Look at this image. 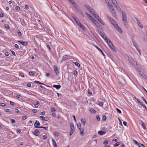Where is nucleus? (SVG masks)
Wrapping results in <instances>:
<instances>
[{
  "label": "nucleus",
  "mask_w": 147,
  "mask_h": 147,
  "mask_svg": "<svg viewBox=\"0 0 147 147\" xmlns=\"http://www.w3.org/2000/svg\"><path fill=\"white\" fill-rule=\"evenodd\" d=\"M105 41L107 42L108 46L114 52H116L117 51L116 49L114 48V46L113 45L112 43L107 38H105Z\"/></svg>",
  "instance_id": "f257e3e1"
},
{
  "label": "nucleus",
  "mask_w": 147,
  "mask_h": 147,
  "mask_svg": "<svg viewBox=\"0 0 147 147\" xmlns=\"http://www.w3.org/2000/svg\"><path fill=\"white\" fill-rule=\"evenodd\" d=\"M122 19L125 25H127V20L126 16L124 11L122 12Z\"/></svg>",
  "instance_id": "f03ea898"
},
{
  "label": "nucleus",
  "mask_w": 147,
  "mask_h": 147,
  "mask_svg": "<svg viewBox=\"0 0 147 147\" xmlns=\"http://www.w3.org/2000/svg\"><path fill=\"white\" fill-rule=\"evenodd\" d=\"M53 67L56 75L59 76V71L56 65H54Z\"/></svg>",
  "instance_id": "7ed1b4c3"
},
{
  "label": "nucleus",
  "mask_w": 147,
  "mask_h": 147,
  "mask_svg": "<svg viewBox=\"0 0 147 147\" xmlns=\"http://www.w3.org/2000/svg\"><path fill=\"white\" fill-rule=\"evenodd\" d=\"M98 31L100 34V35L102 36V37L105 40V39L106 40L105 38H107L105 35L104 34V33L100 31V30H98Z\"/></svg>",
  "instance_id": "20e7f679"
},
{
  "label": "nucleus",
  "mask_w": 147,
  "mask_h": 147,
  "mask_svg": "<svg viewBox=\"0 0 147 147\" xmlns=\"http://www.w3.org/2000/svg\"><path fill=\"white\" fill-rule=\"evenodd\" d=\"M110 11L111 12V13H112V14L113 15V17H115L116 16V12L115 11L113 7H112V8L110 9Z\"/></svg>",
  "instance_id": "39448f33"
},
{
  "label": "nucleus",
  "mask_w": 147,
  "mask_h": 147,
  "mask_svg": "<svg viewBox=\"0 0 147 147\" xmlns=\"http://www.w3.org/2000/svg\"><path fill=\"white\" fill-rule=\"evenodd\" d=\"M95 17V18L97 19V20L98 21H99V22L101 24H102V25H105V24H104V23H103V22H102V21L101 20V19H100V18L99 17L98 15H96Z\"/></svg>",
  "instance_id": "423d86ee"
},
{
  "label": "nucleus",
  "mask_w": 147,
  "mask_h": 147,
  "mask_svg": "<svg viewBox=\"0 0 147 147\" xmlns=\"http://www.w3.org/2000/svg\"><path fill=\"white\" fill-rule=\"evenodd\" d=\"M18 42L21 43V44L24 46H26L28 44V42L27 41H19Z\"/></svg>",
  "instance_id": "0eeeda50"
},
{
  "label": "nucleus",
  "mask_w": 147,
  "mask_h": 147,
  "mask_svg": "<svg viewBox=\"0 0 147 147\" xmlns=\"http://www.w3.org/2000/svg\"><path fill=\"white\" fill-rule=\"evenodd\" d=\"M115 27L120 33H121L122 32V30L121 29L118 25V26H116Z\"/></svg>",
  "instance_id": "6e6552de"
},
{
  "label": "nucleus",
  "mask_w": 147,
  "mask_h": 147,
  "mask_svg": "<svg viewBox=\"0 0 147 147\" xmlns=\"http://www.w3.org/2000/svg\"><path fill=\"white\" fill-rule=\"evenodd\" d=\"M89 11L90 13L92 14L93 16H94V17L97 15L95 14V11L92 8Z\"/></svg>",
  "instance_id": "1a4fd4ad"
},
{
  "label": "nucleus",
  "mask_w": 147,
  "mask_h": 147,
  "mask_svg": "<svg viewBox=\"0 0 147 147\" xmlns=\"http://www.w3.org/2000/svg\"><path fill=\"white\" fill-rule=\"evenodd\" d=\"M40 125V124L38 121L37 120H36L35 123L34 124V126H35V127L38 128V127H39L38 126Z\"/></svg>",
  "instance_id": "9d476101"
},
{
  "label": "nucleus",
  "mask_w": 147,
  "mask_h": 147,
  "mask_svg": "<svg viewBox=\"0 0 147 147\" xmlns=\"http://www.w3.org/2000/svg\"><path fill=\"white\" fill-rule=\"evenodd\" d=\"M135 19L137 21V24L138 26L140 27V28L142 29L143 28V26H142L141 24L140 23V22L138 20L137 18H136Z\"/></svg>",
  "instance_id": "9b49d317"
},
{
  "label": "nucleus",
  "mask_w": 147,
  "mask_h": 147,
  "mask_svg": "<svg viewBox=\"0 0 147 147\" xmlns=\"http://www.w3.org/2000/svg\"><path fill=\"white\" fill-rule=\"evenodd\" d=\"M93 46L95 47L96 49L98 50L102 54V55L104 56H105V54H104V53L102 51V50L100 49L96 45H94Z\"/></svg>",
  "instance_id": "f8f14e48"
},
{
  "label": "nucleus",
  "mask_w": 147,
  "mask_h": 147,
  "mask_svg": "<svg viewBox=\"0 0 147 147\" xmlns=\"http://www.w3.org/2000/svg\"><path fill=\"white\" fill-rule=\"evenodd\" d=\"M111 24L113 25V26L115 27L116 26H118V24L116 21L114 20H112L111 21Z\"/></svg>",
  "instance_id": "ddd939ff"
},
{
  "label": "nucleus",
  "mask_w": 147,
  "mask_h": 147,
  "mask_svg": "<svg viewBox=\"0 0 147 147\" xmlns=\"http://www.w3.org/2000/svg\"><path fill=\"white\" fill-rule=\"evenodd\" d=\"M76 23L82 30H84V27L82 26L79 20Z\"/></svg>",
  "instance_id": "4468645a"
},
{
  "label": "nucleus",
  "mask_w": 147,
  "mask_h": 147,
  "mask_svg": "<svg viewBox=\"0 0 147 147\" xmlns=\"http://www.w3.org/2000/svg\"><path fill=\"white\" fill-rule=\"evenodd\" d=\"M80 132V134L82 136H84V130L83 129L80 128L79 129Z\"/></svg>",
  "instance_id": "2eb2a0df"
},
{
  "label": "nucleus",
  "mask_w": 147,
  "mask_h": 147,
  "mask_svg": "<svg viewBox=\"0 0 147 147\" xmlns=\"http://www.w3.org/2000/svg\"><path fill=\"white\" fill-rule=\"evenodd\" d=\"M136 100H137L138 103H139L140 105H141L143 107H144L146 108V107H145L146 106L144 104L143 102H140V100L139 99H138V98H137Z\"/></svg>",
  "instance_id": "dca6fc26"
},
{
  "label": "nucleus",
  "mask_w": 147,
  "mask_h": 147,
  "mask_svg": "<svg viewBox=\"0 0 147 147\" xmlns=\"http://www.w3.org/2000/svg\"><path fill=\"white\" fill-rule=\"evenodd\" d=\"M52 141L53 147H57L56 143V142L53 139H52Z\"/></svg>",
  "instance_id": "f3484780"
},
{
  "label": "nucleus",
  "mask_w": 147,
  "mask_h": 147,
  "mask_svg": "<svg viewBox=\"0 0 147 147\" xmlns=\"http://www.w3.org/2000/svg\"><path fill=\"white\" fill-rule=\"evenodd\" d=\"M40 117L42 118V120L45 121H48L49 120V118L47 117H44L43 116H40Z\"/></svg>",
  "instance_id": "a211bd4d"
},
{
  "label": "nucleus",
  "mask_w": 147,
  "mask_h": 147,
  "mask_svg": "<svg viewBox=\"0 0 147 147\" xmlns=\"http://www.w3.org/2000/svg\"><path fill=\"white\" fill-rule=\"evenodd\" d=\"M128 61L131 63H133L134 61L133 59L131 57H129L128 58Z\"/></svg>",
  "instance_id": "6ab92c4d"
},
{
  "label": "nucleus",
  "mask_w": 147,
  "mask_h": 147,
  "mask_svg": "<svg viewBox=\"0 0 147 147\" xmlns=\"http://www.w3.org/2000/svg\"><path fill=\"white\" fill-rule=\"evenodd\" d=\"M34 131L35 132L33 133L34 134L37 136H38L39 134L40 133V131L39 130L37 129H36Z\"/></svg>",
  "instance_id": "aec40b11"
},
{
  "label": "nucleus",
  "mask_w": 147,
  "mask_h": 147,
  "mask_svg": "<svg viewBox=\"0 0 147 147\" xmlns=\"http://www.w3.org/2000/svg\"><path fill=\"white\" fill-rule=\"evenodd\" d=\"M114 6L119 11V12L121 11V9L120 8L119 6L118 3L117 4L116 3V4H115Z\"/></svg>",
  "instance_id": "412c9836"
},
{
  "label": "nucleus",
  "mask_w": 147,
  "mask_h": 147,
  "mask_svg": "<svg viewBox=\"0 0 147 147\" xmlns=\"http://www.w3.org/2000/svg\"><path fill=\"white\" fill-rule=\"evenodd\" d=\"M108 7H109V9L112 8L113 7V6L112 5L110 1H109L108 2V3H107Z\"/></svg>",
  "instance_id": "4be33fe9"
},
{
  "label": "nucleus",
  "mask_w": 147,
  "mask_h": 147,
  "mask_svg": "<svg viewBox=\"0 0 147 147\" xmlns=\"http://www.w3.org/2000/svg\"><path fill=\"white\" fill-rule=\"evenodd\" d=\"M133 46L136 48L137 50L138 51H139L138 46L137 44L136 43L134 42H133Z\"/></svg>",
  "instance_id": "5701e85b"
},
{
  "label": "nucleus",
  "mask_w": 147,
  "mask_h": 147,
  "mask_svg": "<svg viewBox=\"0 0 147 147\" xmlns=\"http://www.w3.org/2000/svg\"><path fill=\"white\" fill-rule=\"evenodd\" d=\"M53 87L57 89L58 90L61 88V86L60 85H53Z\"/></svg>",
  "instance_id": "b1692460"
},
{
  "label": "nucleus",
  "mask_w": 147,
  "mask_h": 147,
  "mask_svg": "<svg viewBox=\"0 0 147 147\" xmlns=\"http://www.w3.org/2000/svg\"><path fill=\"white\" fill-rule=\"evenodd\" d=\"M141 125L142 126L143 129L145 130L146 129V128L145 123L142 121H141Z\"/></svg>",
  "instance_id": "393cba45"
},
{
  "label": "nucleus",
  "mask_w": 147,
  "mask_h": 147,
  "mask_svg": "<svg viewBox=\"0 0 147 147\" xmlns=\"http://www.w3.org/2000/svg\"><path fill=\"white\" fill-rule=\"evenodd\" d=\"M89 110L90 112L92 113H95L96 112V111L93 109L90 108L89 109Z\"/></svg>",
  "instance_id": "a878e982"
},
{
  "label": "nucleus",
  "mask_w": 147,
  "mask_h": 147,
  "mask_svg": "<svg viewBox=\"0 0 147 147\" xmlns=\"http://www.w3.org/2000/svg\"><path fill=\"white\" fill-rule=\"evenodd\" d=\"M106 132L105 131H99L98 132V134L100 135H102L104 134Z\"/></svg>",
  "instance_id": "bb28decb"
},
{
  "label": "nucleus",
  "mask_w": 147,
  "mask_h": 147,
  "mask_svg": "<svg viewBox=\"0 0 147 147\" xmlns=\"http://www.w3.org/2000/svg\"><path fill=\"white\" fill-rule=\"evenodd\" d=\"M72 2H71V3L72 4V5L76 9L78 8L76 4L74 1H72Z\"/></svg>",
  "instance_id": "cd10ccee"
},
{
  "label": "nucleus",
  "mask_w": 147,
  "mask_h": 147,
  "mask_svg": "<svg viewBox=\"0 0 147 147\" xmlns=\"http://www.w3.org/2000/svg\"><path fill=\"white\" fill-rule=\"evenodd\" d=\"M93 22L97 26V27L100 26L99 23L96 20H95Z\"/></svg>",
  "instance_id": "c85d7f7f"
},
{
  "label": "nucleus",
  "mask_w": 147,
  "mask_h": 147,
  "mask_svg": "<svg viewBox=\"0 0 147 147\" xmlns=\"http://www.w3.org/2000/svg\"><path fill=\"white\" fill-rule=\"evenodd\" d=\"M77 9L78 13L82 16H84L83 14L82 11L78 8H77Z\"/></svg>",
  "instance_id": "c756f323"
},
{
  "label": "nucleus",
  "mask_w": 147,
  "mask_h": 147,
  "mask_svg": "<svg viewBox=\"0 0 147 147\" xmlns=\"http://www.w3.org/2000/svg\"><path fill=\"white\" fill-rule=\"evenodd\" d=\"M71 129H74V124L73 123H71L70 124Z\"/></svg>",
  "instance_id": "7c9ffc66"
},
{
  "label": "nucleus",
  "mask_w": 147,
  "mask_h": 147,
  "mask_svg": "<svg viewBox=\"0 0 147 147\" xmlns=\"http://www.w3.org/2000/svg\"><path fill=\"white\" fill-rule=\"evenodd\" d=\"M81 122L84 125H85L86 122L85 119L84 118L81 119Z\"/></svg>",
  "instance_id": "2f4dec72"
},
{
  "label": "nucleus",
  "mask_w": 147,
  "mask_h": 147,
  "mask_svg": "<svg viewBox=\"0 0 147 147\" xmlns=\"http://www.w3.org/2000/svg\"><path fill=\"white\" fill-rule=\"evenodd\" d=\"M109 140H106L103 142V144L105 145V147L106 145H107V144L108 143Z\"/></svg>",
  "instance_id": "473e14b6"
},
{
  "label": "nucleus",
  "mask_w": 147,
  "mask_h": 147,
  "mask_svg": "<svg viewBox=\"0 0 147 147\" xmlns=\"http://www.w3.org/2000/svg\"><path fill=\"white\" fill-rule=\"evenodd\" d=\"M85 6L86 8L89 11L90 10V9L92 8L90 6L86 5H85Z\"/></svg>",
  "instance_id": "72a5a7b5"
},
{
  "label": "nucleus",
  "mask_w": 147,
  "mask_h": 147,
  "mask_svg": "<svg viewBox=\"0 0 147 147\" xmlns=\"http://www.w3.org/2000/svg\"><path fill=\"white\" fill-rule=\"evenodd\" d=\"M67 55L63 56V59L61 61V62L62 63L63 62L65 59L67 57Z\"/></svg>",
  "instance_id": "f704fd0d"
},
{
  "label": "nucleus",
  "mask_w": 147,
  "mask_h": 147,
  "mask_svg": "<svg viewBox=\"0 0 147 147\" xmlns=\"http://www.w3.org/2000/svg\"><path fill=\"white\" fill-rule=\"evenodd\" d=\"M54 135L55 136L58 137L59 136V134L57 131H55L54 133Z\"/></svg>",
  "instance_id": "c9c22d12"
},
{
  "label": "nucleus",
  "mask_w": 147,
  "mask_h": 147,
  "mask_svg": "<svg viewBox=\"0 0 147 147\" xmlns=\"http://www.w3.org/2000/svg\"><path fill=\"white\" fill-rule=\"evenodd\" d=\"M111 1H112L114 6L115 5V4H116V3H117L116 0H111Z\"/></svg>",
  "instance_id": "e433bc0d"
},
{
  "label": "nucleus",
  "mask_w": 147,
  "mask_h": 147,
  "mask_svg": "<svg viewBox=\"0 0 147 147\" xmlns=\"http://www.w3.org/2000/svg\"><path fill=\"white\" fill-rule=\"evenodd\" d=\"M38 128H43L45 129L46 130H48L47 129L48 128V127H38Z\"/></svg>",
  "instance_id": "4c0bfd02"
},
{
  "label": "nucleus",
  "mask_w": 147,
  "mask_h": 147,
  "mask_svg": "<svg viewBox=\"0 0 147 147\" xmlns=\"http://www.w3.org/2000/svg\"><path fill=\"white\" fill-rule=\"evenodd\" d=\"M91 20H92L93 22L95 20L94 19L92 16H90L88 17Z\"/></svg>",
  "instance_id": "58836bf2"
},
{
  "label": "nucleus",
  "mask_w": 147,
  "mask_h": 147,
  "mask_svg": "<svg viewBox=\"0 0 147 147\" xmlns=\"http://www.w3.org/2000/svg\"><path fill=\"white\" fill-rule=\"evenodd\" d=\"M34 82L35 83H37V84H41V85H45L43 84V83H41V82H39L38 81H34Z\"/></svg>",
  "instance_id": "ea45409f"
},
{
  "label": "nucleus",
  "mask_w": 147,
  "mask_h": 147,
  "mask_svg": "<svg viewBox=\"0 0 147 147\" xmlns=\"http://www.w3.org/2000/svg\"><path fill=\"white\" fill-rule=\"evenodd\" d=\"M81 125L80 123L78 122L77 124V127L78 128V129L80 128H81L80 127H81Z\"/></svg>",
  "instance_id": "a19ab883"
},
{
  "label": "nucleus",
  "mask_w": 147,
  "mask_h": 147,
  "mask_svg": "<svg viewBox=\"0 0 147 147\" xmlns=\"http://www.w3.org/2000/svg\"><path fill=\"white\" fill-rule=\"evenodd\" d=\"M5 27L7 29H9V26L7 24H5Z\"/></svg>",
  "instance_id": "79ce46f5"
},
{
  "label": "nucleus",
  "mask_w": 147,
  "mask_h": 147,
  "mask_svg": "<svg viewBox=\"0 0 147 147\" xmlns=\"http://www.w3.org/2000/svg\"><path fill=\"white\" fill-rule=\"evenodd\" d=\"M120 144V142H117L114 145V146L115 147H116L118 146H119Z\"/></svg>",
  "instance_id": "37998d69"
},
{
  "label": "nucleus",
  "mask_w": 147,
  "mask_h": 147,
  "mask_svg": "<svg viewBox=\"0 0 147 147\" xmlns=\"http://www.w3.org/2000/svg\"><path fill=\"white\" fill-rule=\"evenodd\" d=\"M141 75H142V77L144 78L147 79V77L143 73H142V74H141Z\"/></svg>",
  "instance_id": "c03bdc74"
},
{
  "label": "nucleus",
  "mask_w": 147,
  "mask_h": 147,
  "mask_svg": "<svg viewBox=\"0 0 147 147\" xmlns=\"http://www.w3.org/2000/svg\"><path fill=\"white\" fill-rule=\"evenodd\" d=\"M51 112H55L56 111V110L54 107H51Z\"/></svg>",
  "instance_id": "a18cd8bd"
},
{
  "label": "nucleus",
  "mask_w": 147,
  "mask_h": 147,
  "mask_svg": "<svg viewBox=\"0 0 147 147\" xmlns=\"http://www.w3.org/2000/svg\"><path fill=\"white\" fill-rule=\"evenodd\" d=\"M116 110L117 112L119 113V114H121V110L117 108L116 109Z\"/></svg>",
  "instance_id": "49530a36"
},
{
  "label": "nucleus",
  "mask_w": 147,
  "mask_h": 147,
  "mask_svg": "<svg viewBox=\"0 0 147 147\" xmlns=\"http://www.w3.org/2000/svg\"><path fill=\"white\" fill-rule=\"evenodd\" d=\"M74 129H70V134H69V135L70 136H71L72 134L73 133V132H74Z\"/></svg>",
  "instance_id": "de8ad7c7"
},
{
  "label": "nucleus",
  "mask_w": 147,
  "mask_h": 147,
  "mask_svg": "<svg viewBox=\"0 0 147 147\" xmlns=\"http://www.w3.org/2000/svg\"><path fill=\"white\" fill-rule=\"evenodd\" d=\"M15 8H16V10L17 11H19L20 9V7L19 6H16V7Z\"/></svg>",
  "instance_id": "09e8293b"
},
{
  "label": "nucleus",
  "mask_w": 147,
  "mask_h": 147,
  "mask_svg": "<svg viewBox=\"0 0 147 147\" xmlns=\"http://www.w3.org/2000/svg\"><path fill=\"white\" fill-rule=\"evenodd\" d=\"M74 63L75 65L77 66L78 67H80V65L78 63L76 62Z\"/></svg>",
  "instance_id": "8fccbe9b"
},
{
  "label": "nucleus",
  "mask_w": 147,
  "mask_h": 147,
  "mask_svg": "<svg viewBox=\"0 0 147 147\" xmlns=\"http://www.w3.org/2000/svg\"><path fill=\"white\" fill-rule=\"evenodd\" d=\"M29 74L31 76H33L34 75L33 72L31 71H30L29 72Z\"/></svg>",
  "instance_id": "3c124183"
},
{
  "label": "nucleus",
  "mask_w": 147,
  "mask_h": 147,
  "mask_svg": "<svg viewBox=\"0 0 147 147\" xmlns=\"http://www.w3.org/2000/svg\"><path fill=\"white\" fill-rule=\"evenodd\" d=\"M107 17L108 19L110 22L112 20H113L108 15H107Z\"/></svg>",
  "instance_id": "603ef678"
},
{
  "label": "nucleus",
  "mask_w": 147,
  "mask_h": 147,
  "mask_svg": "<svg viewBox=\"0 0 147 147\" xmlns=\"http://www.w3.org/2000/svg\"><path fill=\"white\" fill-rule=\"evenodd\" d=\"M27 118V116L25 115L23 116L22 117V119L24 120H25Z\"/></svg>",
  "instance_id": "864d4df0"
},
{
  "label": "nucleus",
  "mask_w": 147,
  "mask_h": 147,
  "mask_svg": "<svg viewBox=\"0 0 147 147\" xmlns=\"http://www.w3.org/2000/svg\"><path fill=\"white\" fill-rule=\"evenodd\" d=\"M139 147H145L144 145L142 144H140L139 145Z\"/></svg>",
  "instance_id": "5fc2aeb1"
},
{
  "label": "nucleus",
  "mask_w": 147,
  "mask_h": 147,
  "mask_svg": "<svg viewBox=\"0 0 147 147\" xmlns=\"http://www.w3.org/2000/svg\"><path fill=\"white\" fill-rule=\"evenodd\" d=\"M96 118L97 121H99L100 120V118L98 115H97L96 116Z\"/></svg>",
  "instance_id": "6e6d98bb"
},
{
  "label": "nucleus",
  "mask_w": 147,
  "mask_h": 147,
  "mask_svg": "<svg viewBox=\"0 0 147 147\" xmlns=\"http://www.w3.org/2000/svg\"><path fill=\"white\" fill-rule=\"evenodd\" d=\"M17 34L18 36H21L22 35V33L20 31H17Z\"/></svg>",
  "instance_id": "4d7b16f0"
},
{
  "label": "nucleus",
  "mask_w": 147,
  "mask_h": 147,
  "mask_svg": "<svg viewBox=\"0 0 147 147\" xmlns=\"http://www.w3.org/2000/svg\"><path fill=\"white\" fill-rule=\"evenodd\" d=\"M11 122L12 123H16L15 120L13 119H11Z\"/></svg>",
  "instance_id": "13d9d810"
},
{
  "label": "nucleus",
  "mask_w": 147,
  "mask_h": 147,
  "mask_svg": "<svg viewBox=\"0 0 147 147\" xmlns=\"http://www.w3.org/2000/svg\"><path fill=\"white\" fill-rule=\"evenodd\" d=\"M106 119V117L105 115H103L102 116V120L104 121H105Z\"/></svg>",
  "instance_id": "bf43d9fd"
},
{
  "label": "nucleus",
  "mask_w": 147,
  "mask_h": 147,
  "mask_svg": "<svg viewBox=\"0 0 147 147\" xmlns=\"http://www.w3.org/2000/svg\"><path fill=\"white\" fill-rule=\"evenodd\" d=\"M0 105L2 107H5L6 106V105L5 103H1Z\"/></svg>",
  "instance_id": "052dcab7"
},
{
  "label": "nucleus",
  "mask_w": 147,
  "mask_h": 147,
  "mask_svg": "<svg viewBox=\"0 0 147 147\" xmlns=\"http://www.w3.org/2000/svg\"><path fill=\"white\" fill-rule=\"evenodd\" d=\"M29 5H25V7L26 9L28 10L29 9Z\"/></svg>",
  "instance_id": "680f3d73"
},
{
  "label": "nucleus",
  "mask_w": 147,
  "mask_h": 147,
  "mask_svg": "<svg viewBox=\"0 0 147 147\" xmlns=\"http://www.w3.org/2000/svg\"><path fill=\"white\" fill-rule=\"evenodd\" d=\"M21 130L19 129L18 130L16 131V132L17 134H19L21 132Z\"/></svg>",
  "instance_id": "e2e57ef3"
},
{
  "label": "nucleus",
  "mask_w": 147,
  "mask_h": 147,
  "mask_svg": "<svg viewBox=\"0 0 147 147\" xmlns=\"http://www.w3.org/2000/svg\"><path fill=\"white\" fill-rule=\"evenodd\" d=\"M74 74L75 75H76L77 74V72L76 70H74L73 72Z\"/></svg>",
  "instance_id": "0e129e2a"
},
{
  "label": "nucleus",
  "mask_w": 147,
  "mask_h": 147,
  "mask_svg": "<svg viewBox=\"0 0 147 147\" xmlns=\"http://www.w3.org/2000/svg\"><path fill=\"white\" fill-rule=\"evenodd\" d=\"M32 112L33 113H35L37 112V111L36 109H33L32 110Z\"/></svg>",
  "instance_id": "69168bd1"
},
{
  "label": "nucleus",
  "mask_w": 147,
  "mask_h": 147,
  "mask_svg": "<svg viewBox=\"0 0 147 147\" xmlns=\"http://www.w3.org/2000/svg\"><path fill=\"white\" fill-rule=\"evenodd\" d=\"M4 16V14L2 13H0V17H3Z\"/></svg>",
  "instance_id": "338daca9"
},
{
  "label": "nucleus",
  "mask_w": 147,
  "mask_h": 147,
  "mask_svg": "<svg viewBox=\"0 0 147 147\" xmlns=\"http://www.w3.org/2000/svg\"><path fill=\"white\" fill-rule=\"evenodd\" d=\"M103 103L102 102H100L99 103V105L100 106H103Z\"/></svg>",
  "instance_id": "774afa93"
}]
</instances>
